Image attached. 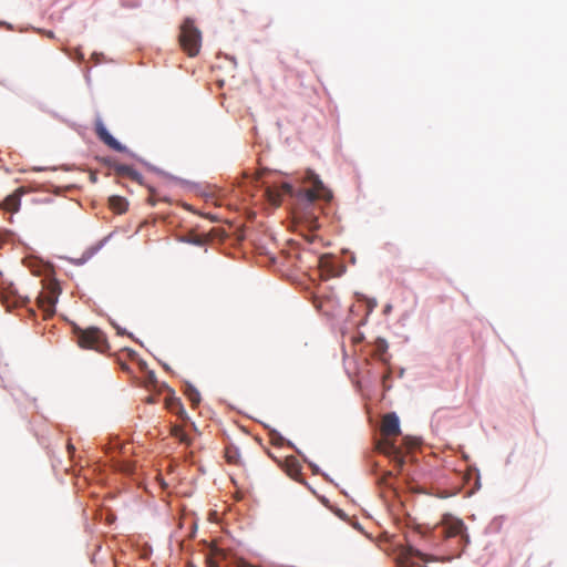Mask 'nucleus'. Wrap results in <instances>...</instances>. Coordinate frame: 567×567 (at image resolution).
<instances>
[{"instance_id":"16","label":"nucleus","mask_w":567,"mask_h":567,"mask_svg":"<svg viewBox=\"0 0 567 567\" xmlns=\"http://www.w3.org/2000/svg\"><path fill=\"white\" fill-rule=\"evenodd\" d=\"M388 348H389V346H388L386 340L383 338H378L374 342V357L378 360L386 363L388 359H386L385 354L388 352Z\"/></svg>"},{"instance_id":"18","label":"nucleus","mask_w":567,"mask_h":567,"mask_svg":"<svg viewBox=\"0 0 567 567\" xmlns=\"http://www.w3.org/2000/svg\"><path fill=\"white\" fill-rule=\"evenodd\" d=\"M286 472L290 477H297L300 474V465L295 457L286 460Z\"/></svg>"},{"instance_id":"32","label":"nucleus","mask_w":567,"mask_h":567,"mask_svg":"<svg viewBox=\"0 0 567 567\" xmlns=\"http://www.w3.org/2000/svg\"><path fill=\"white\" fill-rule=\"evenodd\" d=\"M138 365H140L141 371H142L144 374H145L146 370H150V369L147 368L146 362H145V361H143V360H140V361H138Z\"/></svg>"},{"instance_id":"19","label":"nucleus","mask_w":567,"mask_h":567,"mask_svg":"<svg viewBox=\"0 0 567 567\" xmlns=\"http://www.w3.org/2000/svg\"><path fill=\"white\" fill-rule=\"evenodd\" d=\"M4 203L9 209H11L13 213H17L21 206V198L14 194H11L7 196Z\"/></svg>"},{"instance_id":"22","label":"nucleus","mask_w":567,"mask_h":567,"mask_svg":"<svg viewBox=\"0 0 567 567\" xmlns=\"http://www.w3.org/2000/svg\"><path fill=\"white\" fill-rule=\"evenodd\" d=\"M145 381L147 384L155 385L157 383L155 372L153 370H146Z\"/></svg>"},{"instance_id":"29","label":"nucleus","mask_w":567,"mask_h":567,"mask_svg":"<svg viewBox=\"0 0 567 567\" xmlns=\"http://www.w3.org/2000/svg\"><path fill=\"white\" fill-rule=\"evenodd\" d=\"M122 4L127 8H137L140 6L138 1H128V0H122Z\"/></svg>"},{"instance_id":"6","label":"nucleus","mask_w":567,"mask_h":567,"mask_svg":"<svg viewBox=\"0 0 567 567\" xmlns=\"http://www.w3.org/2000/svg\"><path fill=\"white\" fill-rule=\"evenodd\" d=\"M179 42L189 56H195L202 45V33L190 18H186L181 25Z\"/></svg>"},{"instance_id":"26","label":"nucleus","mask_w":567,"mask_h":567,"mask_svg":"<svg viewBox=\"0 0 567 567\" xmlns=\"http://www.w3.org/2000/svg\"><path fill=\"white\" fill-rule=\"evenodd\" d=\"M238 528L241 530L240 534L236 537V536H233L234 540L237 542V544L240 546L245 543V537H241V534H244V530H243V525L241 523L238 525Z\"/></svg>"},{"instance_id":"23","label":"nucleus","mask_w":567,"mask_h":567,"mask_svg":"<svg viewBox=\"0 0 567 567\" xmlns=\"http://www.w3.org/2000/svg\"><path fill=\"white\" fill-rule=\"evenodd\" d=\"M100 162H101L104 166H106L107 168H110V169H114V165H116V164H117V162H115V161H114L113 158H111V157H102V158L100 159Z\"/></svg>"},{"instance_id":"35","label":"nucleus","mask_w":567,"mask_h":567,"mask_svg":"<svg viewBox=\"0 0 567 567\" xmlns=\"http://www.w3.org/2000/svg\"><path fill=\"white\" fill-rule=\"evenodd\" d=\"M90 181H91L92 183H96V182H97V176H96L95 174H91V175H90Z\"/></svg>"},{"instance_id":"31","label":"nucleus","mask_w":567,"mask_h":567,"mask_svg":"<svg viewBox=\"0 0 567 567\" xmlns=\"http://www.w3.org/2000/svg\"><path fill=\"white\" fill-rule=\"evenodd\" d=\"M237 255H240V256L245 257V252H244V250L241 248H235L234 252L231 254V257L236 258Z\"/></svg>"},{"instance_id":"12","label":"nucleus","mask_w":567,"mask_h":567,"mask_svg":"<svg viewBox=\"0 0 567 567\" xmlns=\"http://www.w3.org/2000/svg\"><path fill=\"white\" fill-rule=\"evenodd\" d=\"M0 300L8 308L21 306L27 301V299L19 296L13 289L0 290Z\"/></svg>"},{"instance_id":"11","label":"nucleus","mask_w":567,"mask_h":567,"mask_svg":"<svg viewBox=\"0 0 567 567\" xmlns=\"http://www.w3.org/2000/svg\"><path fill=\"white\" fill-rule=\"evenodd\" d=\"M271 238L266 237L265 241L260 245H254V254L256 255L257 262L262 266H268L274 262L275 257L270 250V246H274Z\"/></svg>"},{"instance_id":"13","label":"nucleus","mask_w":567,"mask_h":567,"mask_svg":"<svg viewBox=\"0 0 567 567\" xmlns=\"http://www.w3.org/2000/svg\"><path fill=\"white\" fill-rule=\"evenodd\" d=\"M171 394V399L167 401V405L171 412L177 414L179 417H186V411L183 406L181 399L176 398L174 390L168 385H164Z\"/></svg>"},{"instance_id":"33","label":"nucleus","mask_w":567,"mask_h":567,"mask_svg":"<svg viewBox=\"0 0 567 567\" xmlns=\"http://www.w3.org/2000/svg\"><path fill=\"white\" fill-rule=\"evenodd\" d=\"M1 236L3 237V240H7L9 237L13 236V233L11 230H4Z\"/></svg>"},{"instance_id":"25","label":"nucleus","mask_w":567,"mask_h":567,"mask_svg":"<svg viewBox=\"0 0 567 567\" xmlns=\"http://www.w3.org/2000/svg\"><path fill=\"white\" fill-rule=\"evenodd\" d=\"M90 259V255H86L85 252L82 255L81 258L79 259H70L74 265L76 266H81V265H84L87 260Z\"/></svg>"},{"instance_id":"24","label":"nucleus","mask_w":567,"mask_h":567,"mask_svg":"<svg viewBox=\"0 0 567 567\" xmlns=\"http://www.w3.org/2000/svg\"><path fill=\"white\" fill-rule=\"evenodd\" d=\"M69 56L78 62H81L84 60V54L80 50H73L72 53H69Z\"/></svg>"},{"instance_id":"20","label":"nucleus","mask_w":567,"mask_h":567,"mask_svg":"<svg viewBox=\"0 0 567 567\" xmlns=\"http://www.w3.org/2000/svg\"><path fill=\"white\" fill-rule=\"evenodd\" d=\"M400 556L408 561L411 557L416 556L421 559H425V555L419 551L417 549L413 548L412 546H408L402 549Z\"/></svg>"},{"instance_id":"7","label":"nucleus","mask_w":567,"mask_h":567,"mask_svg":"<svg viewBox=\"0 0 567 567\" xmlns=\"http://www.w3.org/2000/svg\"><path fill=\"white\" fill-rule=\"evenodd\" d=\"M442 534L445 539L460 538L458 544L462 549L470 543V536L466 533V526L460 518L445 516L442 519Z\"/></svg>"},{"instance_id":"10","label":"nucleus","mask_w":567,"mask_h":567,"mask_svg":"<svg viewBox=\"0 0 567 567\" xmlns=\"http://www.w3.org/2000/svg\"><path fill=\"white\" fill-rule=\"evenodd\" d=\"M113 171L118 176L128 177L132 181L138 183L140 185H145L147 187V189L150 190V193H151V197L148 199V204L151 206H155L156 205V200L154 199V195H155V192H156L155 188L153 186L146 185L145 182H144L143 176L137 171H135L132 166L126 165V164H122V163H117L116 165H114V169Z\"/></svg>"},{"instance_id":"2","label":"nucleus","mask_w":567,"mask_h":567,"mask_svg":"<svg viewBox=\"0 0 567 567\" xmlns=\"http://www.w3.org/2000/svg\"><path fill=\"white\" fill-rule=\"evenodd\" d=\"M23 264L35 276H43V289L37 298L39 308L45 317H52L55 313V306L61 293L59 281L54 277V266L37 256H27Z\"/></svg>"},{"instance_id":"9","label":"nucleus","mask_w":567,"mask_h":567,"mask_svg":"<svg viewBox=\"0 0 567 567\" xmlns=\"http://www.w3.org/2000/svg\"><path fill=\"white\" fill-rule=\"evenodd\" d=\"M209 555L224 567H248L245 557L234 549L225 550L218 547H210Z\"/></svg>"},{"instance_id":"34","label":"nucleus","mask_w":567,"mask_h":567,"mask_svg":"<svg viewBox=\"0 0 567 567\" xmlns=\"http://www.w3.org/2000/svg\"><path fill=\"white\" fill-rule=\"evenodd\" d=\"M106 240H107V237H106V238H104L103 240L99 241V243L95 245V246H96V248H97V250H100V249L104 246V244L106 243Z\"/></svg>"},{"instance_id":"30","label":"nucleus","mask_w":567,"mask_h":567,"mask_svg":"<svg viewBox=\"0 0 567 567\" xmlns=\"http://www.w3.org/2000/svg\"><path fill=\"white\" fill-rule=\"evenodd\" d=\"M97 251H99V250H97L96 246H93V247L89 248V249L85 251V254H86V255H90V258H91V257H93Z\"/></svg>"},{"instance_id":"38","label":"nucleus","mask_w":567,"mask_h":567,"mask_svg":"<svg viewBox=\"0 0 567 567\" xmlns=\"http://www.w3.org/2000/svg\"><path fill=\"white\" fill-rule=\"evenodd\" d=\"M47 35H48V37H50V38H52V37H53V32H52V31H48V32H47Z\"/></svg>"},{"instance_id":"15","label":"nucleus","mask_w":567,"mask_h":567,"mask_svg":"<svg viewBox=\"0 0 567 567\" xmlns=\"http://www.w3.org/2000/svg\"><path fill=\"white\" fill-rule=\"evenodd\" d=\"M110 208L116 214H123L126 212L128 203L127 200L118 195H113L109 198Z\"/></svg>"},{"instance_id":"28","label":"nucleus","mask_w":567,"mask_h":567,"mask_svg":"<svg viewBox=\"0 0 567 567\" xmlns=\"http://www.w3.org/2000/svg\"><path fill=\"white\" fill-rule=\"evenodd\" d=\"M111 323L112 326L117 330V333L121 334V336H124V334H127L130 336L131 338H133V334L132 333H128L125 329L121 328L120 326H117L114 321L111 320Z\"/></svg>"},{"instance_id":"36","label":"nucleus","mask_w":567,"mask_h":567,"mask_svg":"<svg viewBox=\"0 0 567 567\" xmlns=\"http://www.w3.org/2000/svg\"><path fill=\"white\" fill-rule=\"evenodd\" d=\"M128 353L132 359L137 357V353L134 350H128Z\"/></svg>"},{"instance_id":"17","label":"nucleus","mask_w":567,"mask_h":567,"mask_svg":"<svg viewBox=\"0 0 567 567\" xmlns=\"http://www.w3.org/2000/svg\"><path fill=\"white\" fill-rule=\"evenodd\" d=\"M225 456L228 463L238 464L240 462L239 449L233 443L226 446Z\"/></svg>"},{"instance_id":"14","label":"nucleus","mask_w":567,"mask_h":567,"mask_svg":"<svg viewBox=\"0 0 567 567\" xmlns=\"http://www.w3.org/2000/svg\"><path fill=\"white\" fill-rule=\"evenodd\" d=\"M183 393L188 399L193 408H196L200 403V393L190 382H184Z\"/></svg>"},{"instance_id":"1","label":"nucleus","mask_w":567,"mask_h":567,"mask_svg":"<svg viewBox=\"0 0 567 567\" xmlns=\"http://www.w3.org/2000/svg\"><path fill=\"white\" fill-rule=\"evenodd\" d=\"M381 439L375 442V450L390 458L394 467L400 472L406 454L419 445L415 437L405 436L401 444H396L395 437L401 434L400 420L395 413H386L381 422Z\"/></svg>"},{"instance_id":"27","label":"nucleus","mask_w":567,"mask_h":567,"mask_svg":"<svg viewBox=\"0 0 567 567\" xmlns=\"http://www.w3.org/2000/svg\"><path fill=\"white\" fill-rule=\"evenodd\" d=\"M92 60L95 64H99L104 60V54L101 52H93Z\"/></svg>"},{"instance_id":"3","label":"nucleus","mask_w":567,"mask_h":567,"mask_svg":"<svg viewBox=\"0 0 567 567\" xmlns=\"http://www.w3.org/2000/svg\"><path fill=\"white\" fill-rule=\"evenodd\" d=\"M95 133H96V136L99 137V140L101 142H103L106 146H109L113 151L127 154L131 158H134L135 161H137L138 163L144 165L151 172H154L161 176L167 177V178L178 183L187 190L195 192V193L202 192L203 186L200 184L174 176V175L161 169L159 167L152 165L151 163H148L145 159H143L142 157H140L136 153L132 152L126 145L122 144L109 132V130L106 128V126L104 125L103 121L100 117H97L95 121Z\"/></svg>"},{"instance_id":"21","label":"nucleus","mask_w":567,"mask_h":567,"mask_svg":"<svg viewBox=\"0 0 567 567\" xmlns=\"http://www.w3.org/2000/svg\"><path fill=\"white\" fill-rule=\"evenodd\" d=\"M182 241L184 243H187V244H192V245H195V246H202L203 245V240L195 236V235H189V236H186L182 239Z\"/></svg>"},{"instance_id":"37","label":"nucleus","mask_w":567,"mask_h":567,"mask_svg":"<svg viewBox=\"0 0 567 567\" xmlns=\"http://www.w3.org/2000/svg\"><path fill=\"white\" fill-rule=\"evenodd\" d=\"M162 367H163L165 370L169 371V367H168L166 363H162Z\"/></svg>"},{"instance_id":"4","label":"nucleus","mask_w":567,"mask_h":567,"mask_svg":"<svg viewBox=\"0 0 567 567\" xmlns=\"http://www.w3.org/2000/svg\"><path fill=\"white\" fill-rule=\"evenodd\" d=\"M272 172L268 169L261 168L256 172L255 179L256 182H261L264 186V196L267 198L269 204L275 207H278L281 204V198L284 195H293V187L288 183H281L277 185L276 182L269 181L268 178L274 176Z\"/></svg>"},{"instance_id":"5","label":"nucleus","mask_w":567,"mask_h":567,"mask_svg":"<svg viewBox=\"0 0 567 567\" xmlns=\"http://www.w3.org/2000/svg\"><path fill=\"white\" fill-rule=\"evenodd\" d=\"M73 332L81 348L94 349L99 352H104L109 349L106 337L99 328L81 329L74 326Z\"/></svg>"},{"instance_id":"39","label":"nucleus","mask_w":567,"mask_h":567,"mask_svg":"<svg viewBox=\"0 0 567 567\" xmlns=\"http://www.w3.org/2000/svg\"><path fill=\"white\" fill-rule=\"evenodd\" d=\"M249 567H255V566H252V565L250 564V566H249Z\"/></svg>"},{"instance_id":"8","label":"nucleus","mask_w":567,"mask_h":567,"mask_svg":"<svg viewBox=\"0 0 567 567\" xmlns=\"http://www.w3.org/2000/svg\"><path fill=\"white\" fill-rule=\"evenodd\" d=\"M308 178L312 183L309 189H302L298 193V198L301 202L312 204L317 199L330 200L332 195L329 189L324 187L322 182L312 172L308 173Z\"/></svg>"}]
</instances>
